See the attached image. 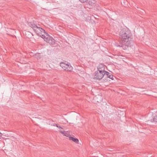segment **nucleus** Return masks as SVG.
Returning <instances> with one entry per match:
<instances>
[{
  "label": "nucleus",
  "instance_id": "1",
  "mask_svg": "<svg viewBox=\"0 0 157 157\" xmlns=\"http://www.w3.org/2000/svg\"><path fill=\"white\" fill-rule=\"evenodd\" d=\"M29 26L33 29L37 35L43 38L47 43L52 44H54V40L47 33H46L44 29L34 24L31 23Z\"/></svg>",
  "mask_w": 157,
  "mask_h": 157
},
{
  "label": "nucleus",
  "instance_id": "2",
  "mask_svg": "<svg viewBox=\"0 0 157 157\" xmlns=\"http://www.w3.org/2000/svg\"><path fill=\"white\" fill-rule=\"evenodd\" d=\"M120 38L122 44L127 46H131L132 42V35L131 31L127 28L122 29L120 32Z\"/></svg>",
  "mask_w": 157,
  "mask_h": 157
},
{
  "label": "nucleus",
  "instance_id": "3",
  "mask_svg": "<svg viewBox=\"0 0 157 157\" xmlns=\"http://www.w3.org/2000/svg\"><path fill=\"white\" fill-rule=\"evenodd\" d=\"M60 65L63 69L65 71H71L73 69L72 67L70 64H66L64 63H61Z\"/></svg>",
  "mask_w": 157,
  "mask_h": 157
},
{
  "label": "nucleus",
  "instance_id": "4",
  "mask_svg": "<svg viewBox=\"0 0 157 157\" xmlns=\"http://www.w3.org/2000/svg\"><path fill=\"white\" fill-rule=\"evenodd\" d=\"M104 72L101 71H95L94 78L99 80L101 79L104 76Z\"/></svg>",
  "mask_w": 157,
  "mask_h": 157
},
{
  "label": "nucleus",
  "instance_id": "5",
  "mask_svg": "<svg viewBox=\"0 0 157 157\" xmlns=\"http://www.w3.org/2000/svg\"><path fill=\"white\" fill-rule=\"evenodd\" d=\"M87 7L90 8L91 6H95L96 5V1L95 0H90L86 4Z\"/></svg>",
  "mask_w": 157,
  "mask_h": 157
},
{
  "label": "nucleus",
  "instance_id": "6",
  "mask_svg": "<svg viewBox=\"0 0 157 157\" xmlns=\"http://www.w3.org/2000/svg\"><path fill=\"white\" fill-rule=\"evenodd\" d=\"M105 67L104 65L102 64H100L98 67V71L105 72Z\"/></svg>",
  "mask_w": 157,
  "mask_h": 157
},
{
  "label": "nucleus",
  "instance_id": "7",
  "mask_svg": "<svg viewBox=\"0 0 157 157\" xmlns=\"http://www.w3.org/2000/svg\"><path fill=\"white\" fill-rule=\"evenodd\" d=\"M70 140H72L73 142L76 143H78V140L77 138H74L71 136L69 137Z\"/></svg>",
  "mask_w": 157,
  "mask_h": 157
},
{
  "label": "nucleus",
  "instance_id": "8",
  "mask_svg": "<svg viewBox=\"0 0 157 157\" xmlns=\"http://www.w3.org/2000/svg\"><path fill=\"white\" fill-rule=\"evenodd\" d=\"M59 132L63 134L64 136H67L69 137L70 135L67 132H66L65 131H59Z\"/></svg>",
  "mask_w": 157,
  "mask_h": 157
},
{
  "label": "nucleus",
  "instance_id": "9",
  "mask_svg": "<svg viewBox=\"0 0 157 157\" xmlns=\"http://www.w3.org/2000/svg\"><path fill=\"white\" fill-rule=\"evenodd\" d=\"M129 46H127V45H126V44H122V45L121 46V47L124 50H126L127 49V48H128V47ZM130 47L131 46H129Z\"/></svg>",
  "mask_w": 157,
  "mask_h": 157
},
{
  "label": "nucleus",
  "instance_id": "10",
  "mask_svg": "<svg viewBox=\"0 0 157 157\" xmlns=\"http://www.w3.org/2000/svg\"><path fill=\"white\" fill-rule=\"evenodd\" d=\"M151 121L154 122L155 123H157V115L154 117L153 118L152 120L151 119Z\"/></svg>",
  "mask_w": 157,
  "mask_h": 157
},
{
  "label": "nucleus",
  "instance_id": "11",
  "mask_svg": "<svg viewBox=\"0 0 157 157\" xmlns=\"http://www.w3.org/2000/svg\"><path fill=\"white\" fill-rule=\"evenodd\" d=\"M110 73L109 72L105 71L104 73V76L105 75L107 77L109 78V75H110Z\"/></svg>",
  "mask_w": 157,
  "mask_h": 157
},
{
  "label": "nucleus",
  "instance_id": "12",
  "mask_svg": "<svg viewBox=\"0 0 157 157\" xmlns=\"http://www.w3.org/2000/svg\"><path fill=\"white\" fill-rule=\"evenodd\" d=\"M113 75H112L111 73H110V75H109V78L110 79H111L112 80H113L114 78H113Z\"/></svg>",
  "mask_w": 157,
  "mask_h": 157
},
{
  "label": "nucleus",
  "instance_id": "13",
  "mask_svg": "<svg viewBox=\"0 0 157 157\" xmlns=\"http://www.w3.org/2000/svg\"><path fill=\"white\" fill-rule=\"evenodd\" d=\"M79 0L80 2H81L82 3H84V2H86V1H87L88 0Z\"/></svg>",
  "mask_w": 157,
  "mask_h": 157
},
{
  "label": "nucleus",
  "instance_id": "14",
  "mask_svg": "<svg viewBox=\"0 0 157 157\" xmlns=\"http://www.w3.org/2000/svg\"><path fill=\"white\" fill-rule=\"evenodd\" d=\"M99 97H100L101 98V99L100 100H98L97 101L98 102H100V101L102 100V97L101 96H99Z\"/></svg>",
  "mask_w": 157,
  "mask_h": 157
},
{
  "label": "nucleus",
  "instance_id": "15",
  "mask_svg": "<svg viewBox=\"0 0 157 157\" xmlns=\"http://www.w3.org/2000/svg\"><path fill=\"white\" fill-rule=\"evenodd\" d=\"M55 126L57 127H59V126L57 124H55Z\"/></svg>",
  "mask_w": 157,
  "mask_h": 157
},
{
  "label": "nucleus",
  "instance_id": "16",
  "mask_svg": "<svg viewBox=\"0 0 157 157\" xmlns=\"http://www.w3.org/2000/svg\"><path fill=\"white\" fill-rule=\"evenodd\" d=\"M55 124H51V125L55 126Z\"/></svg>",
  "mask_w": 157,
  "mask_h": 157
},
{
  "label": "nucleus",
  "instance_id": "17",
  "mask_svg": "<svg viewBox=\"0 0 157 157\" xmlns=\"http://www.w3.org/2000/svg\"><path fill=\"white\" fill-rule=\"evenodd\" d=\"M58 128H62V129H63V128H62L60 126H59V127H57Z\"/></svg>",
  "mask_w": 157,
  "mask_h": 157
}]
</instances>
